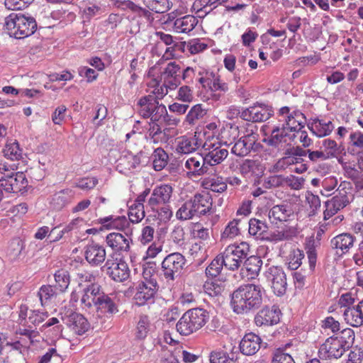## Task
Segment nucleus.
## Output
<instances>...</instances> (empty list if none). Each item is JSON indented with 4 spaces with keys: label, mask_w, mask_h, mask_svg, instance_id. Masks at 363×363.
I'll return each instance as SVG.
<instances>
[{
    "label": "nucleus",
    "mask_w": 363,
    "mask_h": 363,
    "mask_svg": "<svg viewBox=\"0 0 363 363\" xmlns=\"http://www.w3.org/2000/svg\"><path fill=\"white\" fill-rule=\"evenodd\" d=\"M230 297L233 311L238 315L254 312L262 303L261 286L252 284L240 286L231 294Z\"/></svg>",
    "instance_id": "obj_1"
},
{
    "label": "nucleus",
    "mask_w": 363,
    "mask_h": 363,
    "mask_svg": "<svg viewBox=\"0 0 363 363\" xmlns=\"http://www.w3.org/2000/svg\"><path fill=\"white\" fill-rule=\"evenodd\" d=\"M208 318V313L204 309L195 308L188 310L177 322V330L182 335H189L203 327Z\"/></svg>",
    "instance_id": "obj_2"
},
{
    "label": "nucleus",
    "mask_w": 363,
    "mask_h": 363,
    "mask_svg": "<svg viewBox=\"0 0 363 363\" xmlns=\"http://www.w3.org/2000/svg\"><path fill=\"white\" fill-rule=\"evenodd\" d=\"M250 252V246L247 242L229 245L220 253L224 267L230 271H235L241 267Z\"/></svg>",
    "instance_id": "obj_3"
},
{
    "label": "nucleus",
    "mask_w": 363,
    "mask_h": 363,
    "mask_svg": "<svg viewBox=\"0 0 363 363\" xmlns=\"http://www.w3.org/2000/svg\"><path fill=\"white\" fill-rule=\"evenodd\" d=\"M186 262L184 256L179 252L167 255L161 263V274L167 281H174L182 274Z\"/></svg>",
    "instance_id": "obj_4"
},
{
    "label": "nucleus",
    "mask_w": 363,
    "mask_h": 363,
    "mask_svg": "<svg viewBox=\"0 0 363 363\" xmlns=\"http://www.w3.org/2000/svg\"><path fill=\"white\" fill-rule=\"evenodd\" d=\"M145 216L144 206H132L128 213V220L125 216H110L98 220L101 227H128L129 223H137Z\"/></svg>",
    "instance_id": "obj_5"
},
{
    "label": "nucleus",
    "mask_w": 363,
    "mask_h": 363,
    "mask_svg": "<svg viewBox=\"0 0 363 363\" xmlns=\"http://www.w3.org/2000/svg\"><path fill=\"white\" fill-rule=\"evenodd\" d=\"M26 174L22 172L4 173L0 177V186L8 193L23 191L28 186Z\"/></svg>",
    "instance_id": "obj_6"
},
{
    "label": "nucleus",
    "mask_w": 363,
    "mask_h": 363,
    "mask_svg": "<svg viewBox=\"0 0 363 363\" xmlns=\"http://www.w3.org/2000/svg\"><path fill=\"white\" fill-rule=\"evenodd\" d=\"M101 269L111 279L116 282L124 281L130 277L128 266L122 259L118 261L117 259H108Z\"/></svg>",
    "instance_id": "obj_7"
},
{
    "label": "nucleus",
    "mask_w": 363,
    "mask_h": 363,
    "mask_svg": "<svg viewBox=\"0 0 363 363\" xmlns=\"http://www.w3.org/2000/svg\"><path fill=\"white\" fill-rule=\"evenodd\" d=\"M273 113L274 111L271 106L256 103L244 109L240 113V117L247 121L258 123L268 120Z\"/></svg>",
    "instance_id": "obj_8"
},
{
    "label": "nucleus",
    "mask_w": 363,
    "mask_h": 363,
    "mask_svg": "<svg viewBox=\"0 0 363 363\" xmlns=\"http://www.w3.org/2000/svg\"><path fill=\"white\" fill-rule=\"evenodd\" d=\"M159 286L156 279H150L147 281H142L137 287V291L134 296L135 304L144 306L152 303Z\"/></svg>",
    "instance_id": "obj_9"
},
{
    "label": "nucleus",
    "mask_w": 363,
    "mask_h": 363,
    "mask_svg": "<svg viewBox=\"0 0 363 363\" xmlns=\"http://www.w3.org/2000/svg\"><path fill=\"white\" fill-rule=\"evenodd\" d=\"M296 228H262L259 240L269 242L289 240L296 236Z\"/></svg>",
    "instance_id": "obj_10"
},
{
    "label": "nucleus",
    "mask_w": 363,
    "mask_h": 363,
    "mask_svg": "<svg viewBox=\"0 0 363 363\" xmlns=\"http://www.w3.org/2000/svg\"><path fill=\"white\" fill-rule=\"evenodd\" d=\"M281 314V311L277 306H266L257 313L255 323L257 326L274 325L279 322Z\"/></svg>",
    "instance_id": "obj_11"
},
{
    "label": "nucleus",
    "mask_w": 363,
    "mask_h": 363,
    "mask_svg": "<svg viewBox=\"0 0 363 363\" xmlns=\"http://www.w3.org/2000/svg\"><path fill=\"white\" fill-rule=\"evenodd\" d=\"M267 279L272 282V288L275 294L281 296L286 290V277L281 267H271L267 272Z\"/></svg>",
    "instance_id": "obj_12"
},
{
    "label": "nucleus",
    "mask_w": 363,
    "mask_h": 363,
    "mask_svg": "<svg viewBox=\"0 0 363 363\" xmlns=\"http://www.w3.org/2000/svg\"><path fill=\"white\" fill-rule=\"evenodd\" d=\"M345 352V350L340 341L334 337H330L321 345L318 353L320 358L337 359L341 357Z\"/></svg>",
    "instance_id": "obj_13"
},
{
    "label": "nucleus",
    "mask_w": 363,
    "mask_h": 363,
    "mask_svg": "<svg viewBox=\"0 0 363 363\" xmlns=\"http://www.w3.org/2000/svg\"><path fill=\"white\" fill-rule=\"evenodd\" d=\"M172 194V187L169 184H162L156 186L147 201V206L153 211L160 204L169 202Z\"/></svg>",
    "instance_id": "obj_14"
},
{
    "label": "nucleus",
    "mask_w": 363,
    "mask_h": 363,
    "mask_svg": "<svg viewBox=\"0 0 363 363\" xmlns=\"http://www.w3.org/2000/svg\"><path fill=\"white\" fill-rule=\"evenodd\" d=\"M64 323L74 333L78 335L85 333L89 328V323L82 315L75 312H70L62 317Z\"/></svg>",
    "instance_id": "obj_15"
},
{
    "label": "nucleus",
    "mask_w": 363,
    "mask_h": 363,
    "mask_svg": "<svg viewBox=\"0 0 363 363\" xmlns=\"http://www.w3.org/2000/svg\"><path fill=\"white\" fill-rule=\"evenodd\" d=\"M161 80L165 86L171 89H175L181 83V67L175 62H169L164 71L161 72Z\"/></svg>",
    "instance_id": "obj_16"
},
{
    "label": "nucleus",
    "mask_w": 363,
    "mask_h": 363,
    "mask_svg": "<svg viewBox=\"0 0 363 363\" xmlns=\"http://www.w3.org/2000/svg\"><path fill=\"white\" fill-rule=\"evenodd\" d=\"M206 162V157L202 155L189 158L185 163V167L189 170L188 174L197 177L211 173L213 169L210 168Z\"/></svg>",
    "instance_id": "obj_17"
},
{
    "label": "nucleus",
    "mask_w": 363,
    "mask_h": 363,
    "mask_svg": "<svg viewBox=\"0 0 363 363\" xmlns=\"http://www.w3.org/2000/svg\"><path fill=\"white\" fill-rule=\"evenodd\" d=\"M84 255L90 265L99 266L105 261L106 253L104 247L91 243L84 247Z\"/></svg>",
    "instance_id": "obj_18"
},
{
    "label": "nucleus",
    "mask_w": 363,
    "mask_h": 363,
    "mask_svg": "<svg viewBox=\"0 0 363 363\" xmlns=\"http://www.w3.org/2000/svg\"><path fill=\"white\" fill-rule=\"evenodd\" d=\"M108 246L116 252H128L130 250V235L125 233V235L120 233H109L106 238Z\"/></svg>",
    "instance_id": "obj_19"
},
{
    "label": "nucleus",
    "mask_w": 363,
    "mask_h": 363,
    "mask_svg": "<svg viewBox=\"0 0 363 363\" xmlns=\"http://www.w3.org/2000/svg\"><path fill=\"white\" fill-rule=\"evenodd\" d=\"M83 291L84 294L81 302L87 308H92L98 300L105 294L102 291L101 286L97 282L94 284L87 285L84 288Z\"/></svg>",
    "instance_id": "obj_20"
},
{
    "label": "nucleus",
    "mask_w": 363,
    "mask_h": 363,
    "mask_svg": "<svg viewBox=\"0 0 363 363\" xmlns=\"http://www.w3.org/2000/svg\"><path fill=\"white\" fill-rule=\"evenodd\" d=\"M262 339L253 333L246 334L240 342V352L247 356L256 354L260 349Z\"/></svg>",
    "instance_id": "obj_21"
},
{
    "label": "nucleus",
    "mask_w": 363,
    "mask_h": 363,
    "mask_svg": "<svg viewBox=\"0 0 363 363\" xmlns=\"http://www.w3.org/2000/svg\"><path fill=\"white\" fill-rule=\"evenodd\" d=\"M307 125L312 133L318 138L330 135L335 128L332 121L318 118H311Z\"/></svg>",
    "instance_id": "obj_22"
},
{
    "label": "nucleus",
    "mask_w": 363,
    "mask_h": 363,
    "mask_svg": "<svg viewBox=\"0 0 363 363\" xmlns=\"http://www.w3.org/2000/svg\"><path fill=\"white\" fill-rule=\"evenodd\" d=\"M27 255L26 244L20 238L13 239L7 248L6 257L11 262H22Z\"/></svg>",
    "instance_id": "obj_23"
},
{
    "label": "nucleus",
    "mask_w": 363,
    "mask_h": 363,
    "mask_svg": "<svg viewBox=\"0 0 363 363\" xmlns=\"http://www.w3.org/2000/svg\"><path fill=\"white\" fill-rule=\"evenodd\" d=\"M343 316L346 322L352 327L363 325V300L355 306L347 307L344 310Z\"/></svg>",
    "instance_id": "obj_24"
},
{
    "label": "nucleus",
    "mask_w": 363,
    "mask_h": 363,
    "mask_svg": "<svg viewBox=\"0 0 363 363\" xmlns=\"http://www.w3.org/2000/svg\"><path fill=\"white\" fill-rule=\"evenodd\" d=\"M354 238L350 233H341L335 238L331 241V247L333 249L336 250V254L342 255L353 245Z\"/></svg>",
    "instance_id": "obj_25"
},
{
    "label": "nucleus",
    "mask_w": 363,
    "mask_h": 363,
    "mask_svg": "<svg viewBox=\"0 0 363 363\" xmlns=\"http://www.w3.org/2000/svg\"><path fill=\"white\" fill-rule=\"evenodd\" d=\"M294 215L291 212V209L286 205L274 206L269 213V218L272 223L278 224V221L281 223L290 220V217Z\"/></svg>",
    "instance_id": "obj_26"
},
{
    "label": "nucleus",
    "mask_w": 363,
    "mask_h": 363,
    "mask_svg": "<svg viewBox=\"0 0 363 363\" xmlns=\"http://www.w3.org/2000/svg\"><path fill=\"white\" fill-rule=\"evenodd\" d=\"M347 152L352 156H357V159L363 156V133L354 131L350 133L347 145Z\"/></svg>",
    "instance_id": "obj_27"
},
{
    "label": "nucleus",
    "mask_w": 363,
    "mask_h": 363,
    "mask_svg": "<svg viewBox=\"0 0 363 363\" xmlns=\"http://www.w3.org/2000/svg\"><path fill=\"white\" fill-rule=\"evenodd\" d=\"M242 264L241 274H243L245 270L247 272V279H254L259 274L262 265V260L258 256H247Z\"/></svg>",
    "instance_id": "obj_28"
},
{
    "label": "nucleus",
    "mask_w": 363,
    "mask_h": 363,
    "mask_svg": "<svg viewBox=\"0 0 363 363\" xmlns=\"http://www.w3.org/2000/svg\"><path fill=\"white\" fill-rule=\"evenodd\" d=\"M306 117L300 111H294L286 116L285 122L281 124L284 125V129L291 132H298L304 128Z\"/></svg>",
    "instance_id": "obj_29"
},
{
    "label": "nucleus",
    "mask_w": 363,
    "mask_h": 363,
    "mask_svg": "<svg viewBox=\"0 0 363 363\" xmlns=\"http://www.w3.org/2000/svg\"><path fill=\"white\" fill-rule=\"evenodd\" d=\"M21 31L20 39H23L33 35L37 29V23L35 19L31 16H26L24 14L19 13V21Z\"/></svg>",
    "instance_id": "obj_30"
},
{
    "label": "nucleus",
    "mask_w": 363,
    "mask_h": 363,
    "mask_svg": "<svg viewBox=\"0 0 363 363\" xmlns=\"http://www.w3.org/2000/svg\"><path fill=\"white\" fill-rule=\"evenodd\" d=\"M72 197V190L63 189L52 196L50 204L54 209L60 211L71 202Z\"/></svg>",
    "instance_id": "obj_31"
},
{
    "label": "nucleus",
    "mask_w": 363,
    "mask_h": 363,
    "mask_svg": "<svg viewBox=\"0 0 363 363\" xmlns=\"http://www.w3.org/2000/svg\"><path fill=\"white\" fill-rule=\"evenodd\" d=\"M106 6L100 0H86L83 13L86 19L96 16L102 15L106 12Z\"/></svg>",
    "instance_id": "obj_32"
},
{
    "label": "nucleus",
    "mask_w": 363,
    "mask_h": 363,
    "mask_svg": "<svg viewBox=\"0 0 363 363\" xmlns=\"http://www.w3.org/2000/svg\"><path fill=\"white\" fill-rule=\"evenodd\" d=\"M98 313H108L112 315L118 311V308L113 300L107 294H104L102 297L93 306Z\"/></svg>",
    "instance_id": "obj_33"
},
{
    "label": "nucleus",
    "mask_w": 363,
    "mask_h": 363,
    "mask_svg": "<svg viewBox=\"0 0 363 363\" xmlns=\"http://www.w3.org/2000/svg\"><path fill=\"white\" fill-rule=\"evenodd\" d=\"M228 155V151L227 149L223 148L221 146L216 147L205 155L206 162L210 168H213V166L221 163L227 157Z\"/></svg>",
    "instance_id": "obj_34"
},
{
    "label": "nucleus",
    "mask_w": 363,
    "mask_h": 363,
    "mask_svg": "<svg viewBox=\"0 0 363 363\" xmlns=\"http://www.w3.org/2000/svg\"><path fill=\"white\" fill-rule=\"evenodd\" d=\"M19 21V13H11L7 17L5 18L4 28L7 33L11 36L16 39H20L21 31Z\"/></svg>",
    "instance_id": "obj_35"
},
{
    "label": "nucleus",
    "mask_w": 363,
    "mask_h": 363,
    "mask_svg": "<svg viewBox=\"0 0 363 363\" xmlns=\"http://www.w3.org/2000/svg\"><path fill=\"white\" fill-rule=\"evenodd\" d=\"M198 23L197 19L191 15L176 19L174 28L179 33H189L191 31Z\"/></svg>",
    "instance_id": "obj_36"
},
{
    "label": "nucleus",
    "mask_w": 363,
    "mask_h": 363,
    "mask_svg": "<svg viewBox=\"0 0 363 363\" xmlns=\"http://www.w3.org/2000/svg\"><path fill=\"white\" fill-rule=\"evenodd\" d=\"M250 135L240 138L231 149V152L239 157H244L248 155L251 150L252 144L250 140Z\"/></svg>",
    "instance_id": "obj_37"
},
{
    "label": "nucleus",
    "mask_w": 363,
    "mask_h": 363,
    "mask_svg": "<svg viewBox=\"0 0 363 363\" xmlns=\"http://www.w3.org/2000/svg\"><path fill=\"white\" fill-rule=\"evenodd\" d=\"M306 253L308 259L309 267L311 269H314L317 260L316 247L320 245V242L315 240V235L313 234L306 239Z\"/></svg>",
    "instance_id": "obj_38"
},
{
    "label": "nucleus",
    "mask_w": 363,
    "mask_h": 363,
    "mask_svg": "<svg viewBox=\"0 0 363 363\" xmlns=\"http://www.w3.org/2000/svg\"><path fill=\"white\" fill-rule=\"evenodd\" d=\"M209 197L201 194H196L194 199L191 200V203L193 204V210L195 213L204 215L210 209L211 203L209 201Z\"/></svg>",
    "instance_id": "obj_39"
},
{
    "label": "nucleus",
    "mask_w": 363,
    "mask_h": 363,
    "mask_svg": "<svg viewBox=\"0 0 363 363\" xmlns=\"http://www.w3.org/2000/svg\"><path fill=\"white\" fill-rule=\"evenodd\" d=\"M287 135L288 133L284 129V125L274 126L272 130L271 135L267 138H264V142L269 146L278 147Z\"/></svg>",
    "instance_id": "obj_40"
},
{
    "label": "nucleus",
    "mask_w": 363,
    "mask_h": 363,
    "mask_svg": "<svg viewBox=\"0 0 363 363\" xmlns=\"http://www.w3.org/2000/svg\"><path fill=\"white\" fill-rule=\"evenodd\" d=\"M152 325L150 323L149 317L146 315H141L137 323L135 337L138 340H144L151 331Z\"/></svg>",
    "instance_id": "obj_41"
},
{
    "label": "nucleus",
    "mask_w": 363,
    "mask_h": 363,
    "mask_svg": "<svg viewBox=\"0 0 363 363\" xmlns=\"http://www.w3.org/2000/svg\"><path fill=\"white\" fill-rule=\"evenodd\" d=\"M291 346H292L291 342H289L284 347L277 349L272 363H295L292 354L286 352Z\"/></svg>",
    "instance_id": "obj_42"
},
{
    "label": "nucleus",
    "mask_w": 363,
    "mask_h": 363,
    "mask_svg": "<svg viewBox=\"0 0 363 363\" xmlns=\"http://www.w3.org/2000/svg\"><path fill=\"white\" fill-rule=\"evenodd\" d=\"M55 281L56 284L54 286L60 293L64 292L69 286L70 283V277L68 271L64 269L57 270L55 274Z\"/></svg>",
    "instance_id": "obj_43"
},
{
    "label": "nucleus",
    "mask_w": 363,
    "mask_h": 363,
    "mask_svg": "<svg viewBox=\"0 0 363 363\" xmlns=\"http://www.w3.org/2000/svg\"><path fill=\"white\" fill-rule=\"evenodd\" d=\"M4 155L11 160H19L22 158V150L16 140L7 142L3 150Z\"/></svg>",
    "instance_id": "obj_44"
},
{
    "label": "nucleus",
    "mask_w": 363,
    "mask_h": 363,
    "mask_svg": "<svg viewBox=\"0 0 363 363\" xmlns=\"http://www.w3.org/2000/svg\"><path fill=\"white\" fill-rule=\"evenodd\" d=\"M169 156L162 148H157L152 155V165L155 171H161L167 164Z\"/></svg>",
    "instance_id": "obj_45"
},
{
    "label": "nucleus",
    "mask_w": 363,
    "mask_h": 363,
    "mask_svg": "<svg viewBox=\"0 0 363 363\" xmlns=\"http://www.w3.org/2000/svg\"><path fill=\"white\" fill-rule=\"evenodd\" d=\"M48 318V313L39 311H30L28 320L23 325L27 328H37Z\"/></svg>",
    "instance_id": "obj_46"
},
{
    "label": "nucleus",
    "mask_w": 363,
    "mask_h": 363,
    "mask_svg": "<svg viewBox=\"0 0 363 363\" xmlns=\"http://www.w3.org/2000/svg\"><path fill=\"white\" fill-rule=\"evenodd\" d=\"M223 267L224 262L220 255H218L206 267V274L208 277H216L220 274Z\"/></svg>",
    "instance_id": "obj_47"
},
{
    "label": "nucleus",
    "mask_w": 363,
    "mask_h": 363,
    "mask_svg": "<svg viewBox=\"0 0 363 363\" xmlns=\"http://www.w3.org/2000/svg\"><path fill=\"white\" fill-rule=\"evenodd\" d=\"M59 292L54 286L43 285L40 288L38 293L41 304L43 306L47 303L48 301L55 296Z\"/></svg>",
    "instance_id": "obj_48"
},
{
    "label": "nucleus",
    "mask_w": 363,
    "mask_h": 363,
    "mask_svg": "<svg viewBox=\"0 0 363 363\" xmlns=\"http://www.w3.org/2000/svg\"><path fill=\"white\" fill-rule=\"evenodd\" d=\"M206 114V110L203 108L201 104L194 106L186 116V121L193 125L197 120L202 118Z\"/></svg>",
    "instance_id": "obj_49"
},
{
    "label": "nucleus",
    "mask_w": 363,
    "mask_h": 363,
    "mask_svg": "<svg viewBox=\"0 0 363 363\" xmlns=\"http://www.w3.org/2000/svg\"><path fill=\"white\" fill-rule=\"evenodd\" d=\"M349 203V199L345 194H340L333 196L331 200L325 202L328 206V211L333 208L335 211H338L341 208H345Z\"/></svg>",
    "instance_id": "obj_50"
},
{
    "label": "nucleus",
    "mask_w": 363,
    "mask_h": 363,
    "mask_svg": "<svg viewBox=\"0 0 363 363\" xmlns=\"http://www.w3.org/2000/svg\"><path fill=\"white\" fill-rule=\"evenodd\" d=\"M342 345L345 350H348L352 345L354 340V331L350 328H346L341 331L340 335L335 337Z\"/></svg>",
    "instance_id": "obj_51"
},
{
    "label": "nucleus",
    "mask_w": 363,
    "mask_h": 363,
    "mask_svg": "<svg viewBox=\"0 0 363 363\" xmlns=\"http://www.w3.org/2000/svg\"><path fill=\"white\" fill-rule=\"evenodd\" d=\"M147 6L152 11L163 13L170 9L169 0H147Z\"/></svg>",
    "instance_id": "obj_52"
},
{
    "label": "nucleus",
    "mask_w": 363,
    "mask_h": 363,
    "mask_svg": "<svg viewBox=\"0 0 363 363\" xmlns=\"http://www.w3.org/2000/svg\"><path fill=\"white\" fill-rule=\"evenodd\" d=\"M203 185L206 189L218 193H222L227 189V184L223 181L222 178L219 177L206 180Z\"/></svg>",
    "instance_id": "obj_53"
},
{
    "label": "nucleus",
    "mask_w": 363,
    "mask_h": 363,
    "mask_svg": "<svg viewBox=\"0 0 363 363\" xmlns=\"http://www.w3.org/2000/svg\"><path fill=\"white\" fill-rule=\"evenodd\" d=\"M304 257L303 252L298 248L293 249L290 251L288 257L289 267L292 270L297 269L301 264V260Z\"/></svg>",
    "instance_id": "obj_54"
},
{
    "label": "nucleus",
    "mask_w": 363,
    "mask_h": 363,
    "mask_svg": "<svg viewBox=\"0 0 363 363\" xmlns=\"http://www.w3.org/2000/svg\"><path fill=\"white\" fill-rule=\"evenodd\" d=\"M77 281L79 286L85 287L96 283V276L90 272L82 270L77 273Z\"/></svg>",
    "instance_id": "obj_55"
},
{
    "label": "nucleus",
    "mask_w": 363,
    "mask_h": 363,
    "mask_svg": "<svg viewBox=\"0 0 363 363\" xmlns=\"http://www.w3.org/2000/svg\"><path fill=\"white\" fill-rule=\"evenodd\" d=\"M195 213L193 210V204L191 201L185 202L177 212V218L180 220L191 218Z\"/></svg>",
    "instance_id": "obj_56"
},
{
    "label": "nucleus",
    "mask_w": 363,
    "mask_h": 363,
    "mask_svg": "<svg viewBox=\"0 0 363 363\" xmlns=\"http://www.w3.org/2000/svg\"><path fill=\"white\" fill-rule=\"evenodd\" d=\"M143 152L140 151L137 155H133L130 152H127L123 157L121 158V160H126L128 162V168L135 169L136 168L141 162L140 156Z\"/></svg>",
    "instance_id": "obj_57"
},
{
    "label": "nucleus",
    "mask_w": 363,
    "mask_h": 363,
    "mask_svg": "<svg viewBox=\"0 0 363 363\" xmlns=\"http://www.w3.org/2000/svg\"><path fill=\"white\" fill-rule=\"evenodd\" d=\"M34 0H5V6L10 10H21L31 3Z\"/></svg>",
    "instance_id": "obj_58"
},
{
    "label": "nucleus",
    "mask_w": 363,
    "mask_h": 363,
    "mask_svg": "<svg viewBox=\"0 0 363 363\" xmlns=\"http://www.w3.org/2000/svg\"><path fill=\"white\" fill-rule=\"evenodd\" d=\"M305 179L303 177L290 175L285 177V184L294 190L301 189L304 184Z\"/></svg>",
    "instance_id": "obj_59"
},
{
    "label": "nucleus",
    "mask_w": 363,
    "mask_h": 363,
    "mask_svg": "<svg viewBox=\"0 0 363 363\" xmlns=\"http://www.w3.org/2000/svg\"><path fill=\"white\" fill-rule=\"evenodd\" d=\"M197 4L201 6V8L197 10V13H203L204 15L209 13L217 7L215 0H196Z\"/></svg>",
    "instance_id": "obj_60"
},
{
    "label": "nucleus",
    "mask_w": 363,
    "mask_h": 363,
    "mask_svg": "<svg viewBox=\"0 0 363 363\" xmlns=\"http://www.w3.org/2000/svg\"><path fill=\"white\" fill-rule=\"evenodd\" d=\"M195 147L191 140L187 138H183L182 140L179 142V145L177 147V151L183 154H188L194 150H195Z\"/></svg>",
    "instance_id": "obj_61"
},
{
    "label": "nucleus",
    "mask_w": 363,
    "mask_h": 363,
    "mask_svg": "<svg viewBox=\"0 0 363 363\" xmlns=\"http://www.w3.org/2000/svg\"><path fill=\"white\" fill-rule=\"evenodd\" d=\"M322 145L326 150H328L325 153L330 155V157H334L338 151L337 144L333 140L325 139L323 140Z\"/></svg>",
    "instance_id": "obj_62"
},
{
    "label": "nucleus",
    "mask_w": 363,
    "mask_h": 363,
    "mask_svg": "<svg viewBox=\"0 0 363 363\" xmlns=\"http://www.w3.org/2000/svg\"><path fill=\"white\" fill-rule=\"evenodd\" d=\"M194 96L192 90L188 86H182L178 91V99L184 102H190Z\"/></svg>",
    "instance_id": "obj_63"
},
{
    "label": "nucleus",
    "mask_w": 363,
    "mask_h": 363,
    "mask_svg": "<svg viewBox=\"0 0 363 363\" xmlns=\"http://www.w3.org/2000/svg\"><path fill=\"white\" fill-rule=\"evenodd\" d=\"M211 363H230L226 353L223 351L213 352L210 355Z\"/></svg>",
    "instance_id": "obj_64"
}]
</instances>
